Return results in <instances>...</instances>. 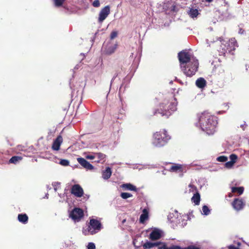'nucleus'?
<instances>
[{
    "instance_id": "nucleus-6",
    "label": "nucleus",
    "mask_w": 249,
    "mask_h": 249,
    "mask_svg": "<svg viewBox=\"0 0 249 249\" xmlns=\"http://www.w3.org/2000/svg\"><path fill=\"white\" fill-rule=\"evenodd\" d=\"M102 228L101 222L97 219H91L87 228V231H85V234L93 235L98 232Z\"/></svg>"
},
{
    "instance_id": "nucleus-21",
    "label": "nucleus",
    "mask_w": 249,
    "mask_h": 249,
    "mask_svg": "<svg viewBox=\"0 0 249 249\" xmlns=\"http://www.w3.org/2000/svg\"><path fill=\"white\" fill-rule=\"evenodd\" d=\"M112 174L111 168L109 167H106V169L102 172V178L104 179H108L110 178Z\"/></svg>"
},
{
    "instance_id": "nucleus-33",
    "label": "nucleus",
    "mask_w": 249,
    "mask_h": 249,
    "mask_svg": "<svg viewBox=\"0 0 249 249\" xmlns=\"http://www.w3.org/2000/svg\"><path fill=\"white\" fill-rule=\"evenodd\" d=\"M69 163V161L65 159H61L59 161V164L64 166H68Z\"/></svg>"
},
{
    "instance_id": "nucleus-50",
    "label": "nucleus",
    "mask_w": 249,
    "mask_h": 249,
    "mask_svg": "<svg viewBox=\"0 0 249 249\" xmlns=\"http://www.w3.org/2000/svg\"><path fill=\"white\" fill-rule=\"evenodd\" d=\"M48 196H49V194H46V195L44 197V198H48Z\"/></svg>"
},
{
    "instance_id": "nucleus-20",
    "label": "nucleus",
    "mask_w": 249,
    "mask_h": 249,
    "mask_svg": "<svg viewBox=\"0 0 249 249\" xmlns=\"http://www.w3.org/2000/svg\"><path fill=\"white\" fill-rule=\"evenodd\" d=\"M18 219L19 222L26 224L28 221V216L26 213H20L18 214Z\"/></svg>"
},
{
    "instance_id": "nucleus-49",
    "label": "nucleus",
    "mask_w": 249,
    "mask_h": 249,
    "mask_svg": "<svg viewBox=\"0 0 249 249\" xmlns=\"http://www.w3.org/2000/svg\"><path fill=\"white\" fill-rule=\"evenodd\" d=\"M189 187H190V188H192V189H194V188H195V189H196V188L195 187V186H194V185H192V184H190V185H189Z\"/></svg>"
},
{
    "instance_id": "nucleus-24",
    "label": "nucleus",
    "mask_w": 249,
    "mask_h": 249,
    "mask_svg": "<svg viewBox=\"0 0 249 249\" xmlns=\"http://www.w3.org/2000/svg\"><path fill=\"white\" fill-rule=\"evenodd\" d=\"M121 187L130 191H134L135 192L137 191L136 187L131 183L123 184L121 185Z\"/></svg>"
},
{
    "instance_id": "nucleus-27",
    "label": "nucleus",
    "mask_w": 249,
    "mask_h": 249,
    "mask_svg": "<svg viewBox=\"0 0 249 249\" xmlns=\"http://www.w3.org/2000/svg\"><path fill=\"white\" fill-rule=\"evenodd\" d=\"M231 192L233 193H237L238 195H241L243 193L244 188L243 187H231Z\"/></svg>"
},
{
    "instance_id": "nucleus-56",
    "label": "nucleus",
    "mask_w": 249,
    "mask_h": 249,
    "mask_svg": "<svg viewBox=\"0 0 249 249\" xmlns=\"http://www.w3.org/2000/svg\"><path fill=\"white\" fill-rule=\"evenodd\" d=\"M47 189H51V188L49 187V185L47 186Z\"/></svg>"
},
{
    "instance_id": "nucleus-35",
    "label": "nucleus",
    "mask_w": 249,
    "mask_h": 249,
    "mask_svg": "<svg viewBox=\"0 0 249 249\" xmlns=\"http://www.w3.org/2000/svg\"><path fill=\"white\" fill-rule=\"evenodd\" d=\"M127 88V84L124 85V82H123L121 86L120 87L119 89V93H121V92H124L125 89Z\"/></svg>"
},
{
    "instance_id": "nucleus-57",
    "label": "nucleus",
    "mask_w": 249,
    "mask_h": 249,
    "mask_svg": "<svg viewBox=\"0 0 249 249\" xmlns=\"http://www.w3.org/2000/svg\"><path fill=\"white\" fill-rule=\"evenodd\" d=\"M238 246H239L241 245V243L240 242H238Z\"/></svg>"
},
{
    "instance_id": "nucleus-52",
    "label": "nucleus",
    "mask_w": 249,
    "mask_h": 249,
    "mask_svg": "<svg viewBox=\"0 0 249 249\" xmlns=\"http://www.w3.org/2000/svg\"><path fill=\"white\" fill-rule=\"evenodd\" d=\"M80 55H82V56H83V58H82V59H84V58L85 57V54H84V53H81L80 54Z\"/></svg>"
},
{
    "instance_id": "nucleus-38",
    "label": "nucleus",
    "mask_w": 249,
    "mask_h": 249,
    "mask_svg": "<svg viewBox=\"0 0 249 249\" xmlns=\"http://www.w3.org/2000/svg\"><path fill=\"white\" fill-rule=\"evenodd\" d=\"M234 164V163L232 162L231 161H229L225 163V166L227 168L230 169L233 166Z\"/></svg>"
},
{
    "instance_id": "nucleus-12",
    "label": "nucleus",
    "mask_w": 249,
    "mask_h": 249,
    "mask_svg": "<svg viewBox=\"0 0 249 249\" xmlns=\"http://www.w3.org/2000/svg\"><path fill=\"white\" fill-rule=\"evenodd\" d=\"M110 13V7L106 6L100 11L99 14L98 22L102 23L107 18Z\"/></svg>"
},
{
    "instance_id": "nucleus-40",
    "label": "nucleus",
    "mask_w": 249,
    "mask_h": 249,
    "mask_svg": "<svg viewBox=\"0 0 249 249\" xmlns=\"http://www.w3.org/2000/svg\"><path fill=\"white\" fill-rule=\"evenodd\" d=\"M88 249H95V245L92 242H89L87 246Z\"/></svg>"
},
{
    "instance_id": "nucleus-3",
    "label": "nucleus",
    "mask_w": 249,
    "mask_h": 249,
    "mask_svg": "<svg viewBox=\"0 0 249 249\" xmlns=\"http://www.w3.org/2000/svg\"><path fill=\"white\" fill-rule=\"evenodd\" d=\"M170 139L171 136L163 129L153 134L151 143L155 147L160 148L167 144Z\"/></svg>"
},
{
    "instance_id": "nucleus-4",
    "label": "nucleus",
    "mask_w": 249,
    "mask_h": 249,
    "mask_svg": "<svg viewBox=\"0 0 249 249\" xmlns=\"http://www.w3.org/2000/svg\"><path fill=\"white\" fill-rule=\"evenodd\" d=\"M216 40H219L221 42L219 51L222 55H225L226 53H231L235 49L237 42L235 38H231L228 42L223 41L221 37L216 38Z\"/></svg>"
},
{
    "instance_id": "nucleus-7",
    "label": "nucleus",
    "mask_w": 249,
    "mask_h": 249,
    "mask_svg": "<svg viewBox=\"0 0 249 249\" xmlns=\"http://www.w3.org/2000/svg\"><path fill=\"white\" fill-rule=\"evenodd\" d=\"M178 58L180 63V68L184 67L186 64L192 61V59L196 58L187 52V50H183L178 53Z\"/></svg>"
},
{
    "instance_id": "nucleus-54",
    "label": "nucleus",
    "mask_w": 249,
    "mask_h": 249,
    "mask_svg": "<svg viewBox=\"0 0 249 249\" xmlns=\"http://www.w3.org/2000/svg\"><path fill=\"white\" fill-rule=\"evenodd\" d=\"M206 42H207V43L208 44V45L210 46V44H209V43L208 42V39L206 40Z\"/></svg>"
},
{
    "instance_id": "nucleus-36",
    "label": "nucleus",
    "mask_w": 249,
    "mask_h": 249,
    "mask_svg": "<svg viewBox=\"0 0 249 249\" xmlns=\"http://www.w3.org/2000/svg\"><path fill=\"white\" fill-rule=\"evenodd\" d=\"M182 249H201V248L198 246L191 245L185 248H182Z\"/></svg>"
},
{
    "instance_id": "nucleus-53",
    "label": "nucleus",
    "mask_w": 249,
    "mask_h": 249,
    "mask_svg": "<svg viewBox=\"0 0 249 249\" xmlns=\"http://www.w3.org/2000/svg\"><path fill=\"white\" fill-rule=\"evenodd\" d=\"M249 68V66H248L247 65H246V71H247V70H248V68Z\"/></svg>"
},
{
    "instance_id": "nucleus-51",
    "label": "nucleus",
    "mask_w": 249,
    "mask_h": 249,
    "mask_svg": "<svg viewBox=\"0 0 249 249\" xmlns=\"http://www.w3.org/2000/svg\"><path fill=\"white\" fill-rule=\"evenodd\" d=\"M205 0L206 2H209V3L213 1V0Z\"/></svg>"
},
{
    "instance_id": "nucleus-42",
    "label": "nucleus",
    "mask_w": 249,
    "mask_h": 249,
    "mask_svg": "<svg viewBox=\"0 0 249 249\" xmlns=\"http://www.w3.org/2000/svg\"><path fill=\"white\" fill-rule=\"evenodd\" d=\"M60 185V182H54L52 183V185L54 188V190L55 191H57V186Z\"/></svg>"
},
{
    "instance_id": "nucleus-10",
    "label": "nucleus",
    "mask_w": 249,
    "mask_h": 249,
    "mask_svg": "<svg viewBox=\"0 0 249 249\" xmlns=\"http://www.w3.org/2000/svg\"><path fill=\"white\" fill-rule=\"evenodd\" d=\"M162 231L158 228H154L149 235V238L152 240H157L160 239L163 236Z\"/></svg>"
},
{
    "instance_id": "nucleus-31",
    "label": "nucleus",
    "mask_w": 249,
    "mask_h": 249,
    "mask_svg": "<svg viewBox=\"0 0 249 249\" xmlns=\"http://www.w3.org/2000/svg\"><path fill=\"white\" fill-rule=\"evenodd\" d=\"M95 157H97L99 160H103L106 157V155L102 153H95Z\"/></svg>"
},
{
    "instance_id": "nucleus-2",
    "label": "nucleus",
    "mask_w": 249,
    "mask_h": 249,
    "mask_svg": "<svg viewBox=\"0 0 249 249\" xmlns=\"http://www.w3.org/2000/svg\"><path fill=\"white\" fill-rule=\"evenodd\" d=\"M177 102L175 98H174L170 102L168 100H165L160 104L159 108L155 110L154 114H160L162 116L168 118L173 112L177 110Z\"/></svg>"
},
{
    "instance_id": "nucleus-9",
    "label": "nucleus",
    "mask_w": 249,
    "mask_h": 249,
    "mask_svg": "<svg viewBox=\"0 0 249 249\" xmlns=\"http://www.w3.org/2000/svg\"><path fill=\"white\" fill-rule=\"evenodd\" d=\"M117 44L111 41L105 42L103 44V48L104 52L107 54H111L113 53L117 48Z\"/></svg>"
},
{
    "instance_id": "nucleus-11",
    "label": "nucleus",
    "mask_w": 249,
    "mask_h": 249,
    "mask_svg": "<svg viewBox=\"0 0 249 249\" xmlns=\"http://www.w3.org/2000/svg\"><path fill=\"white\" fill-rule=\"evenodd\" d=\"M232 206L233 209L239 211L242 210L245 206V201L241 198H235L232 202Z\"/></svg>"
},
{
    "instance_id": "nucleus-19",
    "label": "nucleus",
    "mask_w": 249,
    "mask_h": 249,
    "mask_svg": "<svg viewBox=\"0 0 249 249\" xmlns=\"http://www.w3.org/2000/svg\"><path fill=\"white\" fill-rule=\"evenodd\" d=\"M148 209L147 208H144L142 210V213L140 215V222L143 223L148 218Z\"/></svg>"
},
{
    "instance_id": "nucleus-47",
    "label": "nucleus",
    "mask_w": 249,
    "mask_h": 249,
    "mask_svg": "<svg viewBox=\"0 0 249 249\" xmlns=\"http://www.w3.org/2000/svg\"><path fill=\"white\" fill-rule=\"evenodd\" d=\"M238 248L237 247H236L235 246H234V245H230L229 247H228V249H238Z\"/></svg>"
},
{
    "instance_id": "nucleus-18",
    "label": "nucleus",
    "mask_w": 249,
    "mask_h": 249,
    "mask_svg": "<svg viewBox=\"0 0 249 249\" xmlns=\"http://www.w3.org/2000/svg\"><path fill=\"white\" fill-rule=\"evenodd\" d=\"M206 81L202 77H199L196 81V85L199 89H203L206 87Z\"/></svg>"
},
{
    "instance_id": "nucleus-43",
    "label": "nucleus",
    "mask_w": 249,
    "mask_h": 249,
    "mask_svg": "<svg viewBox=\"0 0 249 249\" xmlns=\"http://www.w3.org/2000/svg\"><path fill=\"white\" fill-rule=\"evenodd\" d=\"M188 167L189 168L190 167H195V166H198V165L196 163H195V162H192L191 163H190L189 165H188ZM199 167H200V168H198V169H202V168L201 167V166L200 165H198Z\"/></svg>"
},
{
    "instance_id": "nucleus-14",
    "label": "nucleus",
    "mask_w": 249,
    "mask_h": 249,
    "mask_svg": "<svg viewBox=\"0 0 249 249\" xmlns=\"http://www.w3.org/2000/svg\"><path fill=\"white\" fill-rule=\"evenodd\" d=\"M77 160L78 162L86 170H91L94 168L93 166L84 158L81 157L78 158Z\"/></svg>"
},
{
    "instance_id": "nucleus-30",
    "label": "nucleus",
    "mask_w": 249,
    "mask_h": 249,
    "mask_svg": "<svg viewBox=\"0 0 249 249\" xmlns=\"http://www.w3.org/2000/svg\"><path fill=\"white\" fill-rule=\"evenodd\" d=\"M121 196L122 198L126 199L129 197H132V195L128 193L123 192L121 194Z\"/></svg>"
},
{
    "instance_id": "nucleus-48",
    "label": "nucleus",
    "mask_w": 249,
    "mask_h": 249,
    "mask_svg": "<svg viewBox=\"0 0 249 249\" xmlns=\"http://www.w3.org/2000/svg\"><path fill=\"white\" fill-rule=\"evenodd\" d=\"M244 32V30H242V29H240L239 31V33L240 34H243Z\"/></svg>"
},
{
    "instance_id": "nucleus-22",
    "label": "nucleus",
    "mask_w": 249,
    "mask_h": 249,
    "mask_svg": "<svg viewBox=\"0 0 249 249\" xmlns=\"http://www.w3.org/2000/svg\"><path fill=\"white\" fill-rule=\"evenodd\" d=\"M158 249H182V248L178 245H173L171 247H167L166 244L164 242H162L160 246H159Z\"/></svg>"
},
{
    "instance_id": "nucleus-58",
    "label": "nucleus",
    "mask_w": 249,
    "mask_h": 249,
    "mask_svg": "<svg viewBox=\"0 0 249 249\" xmlns=\"http://www.w3.org/2000/svg\"><path fill=\"white\" fill-rule=\"evenodd\" d=\"M147 166V165H144V168H146Z\"/></svg>"
},
{
    "instance_id": "nucleus-37",
    "label": "nucleus",
    "mask_w": 249,
    "mask_h": 249,
    "mask_svg": "<svg viewBox=\"0 0 249 249\" xmlns=\"http://www.w3.org/2000/svg\"><path fill=\"white\" fill-rule=\"evenodd\" d=\"M230 161L232 162L235 163L236 160L237 159V156L236 155L232 154L230 156Z\"/></svg>"
},
{
    "instance_id": "nucleus-13",
    "label": "nucleus",
    "mask_w": 249,
    "mask_h": 249,
    "mask_svg": "<svg viewBox=\"0 0 249 249\" xmlns=\"http://www.w3.org/2000/svg\"><path fill=\"white\" fill-rule=\"evenodd\" d=\"M71 193L75 196L80 197L83 195L84 191L79 184H74L71 188Z\"/></svg>"
},
{
    "instance_id": "nucleus-41",
    "label": "nucleus",
    "mask_w": 249,
    "mask_h": 249,
    "mask_svg": "<svg viewBox=\"0 0 249 249\" xmlns=\"http://www.w3.org/2000/svg\"><path fill=\"white\" fill-rule=\"evenodd\" d=\"M92 4L94 7H99L100 6V3L99 0H94Z\"/></svg>"
},
{
    "instance_id": "nucleus-59",
    "label": "nucleus",
    "mask_w": 249,
    "mask_h": 249,
    "mask_svg": "<svg viewBox=\"0 0 249 249\" xmlns=\"http://www.w3.org/2000/svg\"><path fill=\"white\" fill-rule=\"evenodd\" d=\"M72 94H74V92L72 91Z\"/></svg>"
},
{
    "instance_id": "nucleus-34",
    "label": "nucleus",
    "mask_w": 249,
    "mask_h": 249,
    "mask_svg": "<svg viewBox=\"0 0 249 249\" xmlns=\"http://www.w3.org/2000/svg\"><path fill=\"white\" fill-rule=\"evenodd\" d=\"M227 160L228 158L225 156H221L217 158V160L219 162H225Z\"/></svg>"
},
{
    "instance_id": "nucleus-5",
    "label": "nucleus",
    "mask_w": 249,
    "mask_h": 249,
    "mask_svg": "<svg viewBox=\"0 0 249 249\" xmlns=\"http://www.w3.org/2000/svg\"><path fill=\"white\" fill-rule=\"evenodd\" d=\"M192 61H190L186 65H184L185 67L180 68L183 73L189 77H191L195 75L196 72L198 70V61L196 58H193L191 59Z\"/></svg>"
},
{
    "instance_id": "nucleus-1",
    "label": "nucleus",
    "mask_w": 249,
    "mask_h": 249,
    "mask_svg": "<svg viewBox=\"0 0 249 249\" xmlns=\"http://www.w3.org/2000/svg\"><path fill=\"white\" fill-rule=\"evenodd\" d=\"M197 122L195 123L196 126L207 135H213L217 124V117L207 112L197 114Z\"/></svg>"
},
{
    "instance_id": "nucleus-46",
    "label": "nucleus",
    "mask_w": 249,
    "mask_h": 249,
    "mask_svg": "<svg viewBox=\"0 0 249 249\" xmlns=\"http://www.w3.org/2000/svg\"><path fill=\"white\" fill-rule=\"evenodd\" d=\"M247 126V124H246V123L244 122V123L243 124H242L240 125V127L243 130H244L246 127Z\"/></svg>"
},
{
    "instance_id": "nucleus-25",
    "label": "nucleus",
    "mask_w": 249,
    "mask_h": 249,
    "mask_svg": "<svg viewBox=\"0 0 249 249\" xmlns=\"http://www.w3.org/2000/svg\"><path fill=\"white\" fill-rule=\"evenodd\" d=\"M188 14L191 18H196V17L199 14V13L197 9L191 8L188 11Z\"/></svg>"
},
{
    "instance_id": "nucleus-16",
    "label": "nucleus",
    "mask_w": 249,
    "mask_h": 249,
    "mask_svg": "<svg viewBox=\"0 0 249 249\" xmlns=\"http://www.w3.org/2000/svg\"><path fill=\"white\" fill-rule=\"evenodd\" d=\"M63 138L61 136H58L56 139L54 141L53 145L52 148L54 150H58L60 149V146L62 142Z\"/></svg>"
},
{
    "instance_id": "nucleus-39",
    "label": "nucleus",
    "mask_w": 249,
    "mask_h": 249,
    "mask_svg": "<svg viewBox=\"0 0 249 249\" xmlns=\"http://www.w3.org/2000/svg\"><path fill=\"white\" fill-rule=\"evenodd\" d=\"M117 35H118V33L117 31H112L111 34H110V39H113L114 38H115V37H116L117 36Z\"/></svg>"
},
{
    "instance_id": "nucleus-26",
    "label": "nucleus",
    "mask_w": 249,
    "mask_h": 249,
    "mask_svg": "<svg viewBox=\"0 0 249 249\" xmlns=\"http://www.w3.org/2000/svg\"><path fill=\"white\" fill-rule=\"evenodd\" d=\"M22 159L20 156H13L9 160V163L17 164L19 163Z\"/></svg>"
},
{
    "instance_id": "nucleus-32",
    "label": "nucleus",
    "mask_w": 249,
    "mask_h": 249,
    "mask_svg": "<svg viewBox=\"0 0 249 249\" xmlns=\"http://www.w3.org/2000/svg\"><path fill=\"white\" fill-rule=\"evenodd\" d=\"M120 74H121V72H120V71H117L115 73V74H114V75L113 77H112V79H111V82H110V89L111 88V86H112V83H113V82L114 81V80H115V79L116 77H119V76H120Z\"/></svg>"
},
{
    "instance_id": "nucleus-28",
    "label": "nucleus",
    "mask_w": 249,
    "mask_h": 249,
    "mask_svg": "<svg viewBox=\"0 0 249 249\" xmlns=\"http://www.w3.org/2000/svg\"><path fill=\"white\" fill-rule=\"evenodd\" d=\"M211 211L209 207L206 205H204L202 207V214L204 215H208L210 213Z\"/></svg>"
},
{
    "instance_id": "nucleus-45",
    "label": "nucleus",
    "mask_w": 249,
    "mask_h": 249,
    "mask_svg": "<svg viewBox=\"0 0 249 249\" xmlns=\"http://www.w3.org/2000/svg\"><path fill=\"white\" fill-rule=\"evenodd\" d=\"M82 66L81 62H80L79 64H77L75 67L74 68V70H78L80 67Z\"/></svg>"
},
{
    "instance_id": "nucleus-60",
    "label": "nucleus",
    "mask_w": 249,
    "mask_h": 249,
    "mask_svg": "<svg viewBox=\"0 0 249 249\" xmlns=\"http://www.w3.org/2000/svg\"><path fill=\"white\" fill-rule=\"evenodd\" d=\"M96 148L99 149L98 146H96Z\"/></svg>"
},
{
    "instance_id": "nucleus-17",
    "label": "nucleus",
    "mask_w": 249,
    "mask_h": 249,
    "mask_svg": "<svg viewBox=\"0 0 249 249\" xmlns=\"http://www.w3.org/2000/svg\"><path fill=\"white\" fill-rule=\"evenodd\" d=\"M184 166L180 164H174L170 167L169 171L173 172H182L184 170Z\"/></svg>"
},
{
    "instance_id": "nucleus-23",
    "label": "nucleus",
    "mask_w": 249,
    "mask_h": 249,
    "mask_svg": "<svg viewBox=\"0 0 249 249\" xmlns=\"http://www.w3.org/2000/svg\"><path fill=\"white\" fill-rule=\"evenodd\" d=\"M191 200L196 205H199L200 201V195L199 193L198 192H196L195 194H194V196L191 198Z\"/></svg>"
},
{
    "instance_id": "nucleus-55",
    "label": "nucleus",
    "mask_w": 249,
    "mask_h": 249,
    "mask_svg": "<svg viewBox=\"0 0 249 249\" xmlns=\"http://www.w3.org/2000/svg\"><path fill=\"white\" fill-rule=\"evenodd\" d=\"M186 224V222H185L184 223L181 224V226H183V225H185Z\"/></svg>"
},
{
    "instance_id": "nucleus-8",
    "label": "nucleus",
    "mask_w": 249,
    "mask_h": 249,
    "mask_svg": "<svg viewBox=\"0 0 249 249\" xmlns=\"http://www.w3.org/2000/svg\"><path fill=\"white\" fill-rule=\"evenodd\" d=\"M83 210L79 208H75L69 213V216L74 221H79L83 217Z\"/></svg>"
},
{
    "instance_id": "nucleus-44",
    "label": "nucleus",
    "mask_w": 249,
    "mask_h": 249,
    "mask_svg": "<svg viewBox=\"0 0 249 249\" xmlns=\"http://www.w3.org/2000/svg\"><path fill=\"white\" fill-rule=\"evenodd\" d=\"M85 157L87 159L93 160L95 158V155H87V156H86Z\"/></svg>"
},
{
    "instance_id": "nucleus-29",
    "label": "nucleus",
    "mask_w": 249,
    "mask_h": 249,
    "mask_svg": "<svg viewBox=\"0 0 249 249\" xmlns=\"http://www.w3.org/2000/svg\"><path fill=\"white\" fill-rule=\"evenodd\" d=\"M53 0L54 2V6L55 7H59L62 5L63 3L64 2V1L66 0Z\"/></svg>"
},
{
    "instance_id": "nucleus-15",
    "label": "nucleus",
    "mask_w": 249,
    "mask_h": 249,
    "mask_svg": "<svg viewBox=\"0 0 249 249\" xmlns=\"http://www.w3.org/2000/svg\"><path fill=\"white\" fill-rule=\"evenodd\" d=\"M161 244H162V242L160 241L152 242L147 240L143 245V248L144 249H151L155 247L159 248V246H160Z\"/></svg>"
}]
</instances>
